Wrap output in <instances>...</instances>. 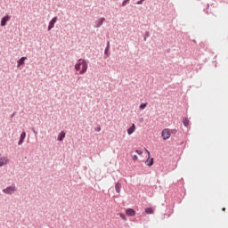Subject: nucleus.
<instances>
[{"mask_svg":"<svg viewBox=\"0 0 228 228\" xmlns=\"http://www.w3.org/2000/svg\"><path fill=\"white\" fill-rule=\"evenodd\" d=\"M75 69L81 75L86 73V70H88V62H86V60L79 59L75 64Z\"/></svg>","mask_w":228,"mask_h":228,"instance_id":"1","label":"nucleus"},{"mask_svg":"<svg viewBox=\"0 0 228 228\" xmlns=\"http://www.w3.org/2000/svg\"><path fill=\"white\" fill-rule=\"evenodd\" d=\"M161 136L163 140H168L170 136H172V134H170V129L165 128L164 130H162Z\"/></svg>","mask_w":228,"mask_h":228,"instance_id":"2","label":"nucleus"},{"mask_svg":"<svg viewBox=\"0 0 228 228\" xmlns=\"http://www.w3.org/2000/svg\"><path fill=\"white\" fill-rule=\"evenodd\" d=\"M4 193H7L8 195H12L17 191V188L15 186H9L6 189L3 190Z\"/></svg>","mask_w":228,"mask_h":228,"instance_id":"3","label":"nucleus"},{"mask_svg":"<svg viewBox=\"0 0 228 228\" xmlns=\"http://www.w3.org/2000/svg\"><path fill=\"white\" fill-rule=\"evenodd\" d=\"M11 19H12V16H10V15H6V16L3 17L1 20L0 26L2 28H4V26H6L7 22H9V20H11Z\"/></svg>","mask_w":228,"mask_h":228,"instance_id":"4","label":"nucleus"},{"mask_svg":"<svg viewBox=\"0 0 228 228\" xmlns=\"http://www.w3.org/2000/svg\"><path fill=\"white\" fill-rule=\"evenodd\" d=\"M57 20H58V17H54L51 20L48 26V31H51L53 28H54V25L56 24Z\"/></svg>","mask_w":228,"mask_h":228,"instance_id":"5","label":"nucleus"},{"mask_svg":"<svg viewBox=\"0 0 228 228\" xmlns=\"http://www.w3.org/2000/svg\"><path fill=\"white\" fill-rule=\"evenodd\" d=\"M7 163H9L8 158L0 157V167H4V165H6Z\"/></svg>","mask_w":228,"mask_h":228,"instance_id":"6","label":"nucleus"},{"mask_svg":"<svg viewBox=\"0 0 228 228\" xmlns=\"http://www.w3.org/2000/svg\"><path fill=\"white\" fill-rule=\"evenodd\" d=\"M26 139V132L21 133L20 141L18 142V145H22L24 143V140Z\"/></svg>","mask_w":228,"mask_h":228,"instance_id":"7","label":"nucleus"},{"mask_svg":"<svg viewBox=\"0 0 228 228\" xmlns=\"http://www.w3.org/2000/svg\"><path fill=\"white\" fill-rule=\"evenodd\" d=\"M126 214L127 215V216H134V215H136V211H134V209L133 208H128L126 209Z\"/></svg>","mask_w":228,"mask_h":228,"instance_id":"8","label":"nucleus"},{"mask_svg":"<svg viewBox=\"0 0 228 228\" xmlns=\"http://www.w3.org/2000/svg\"><path fill=\"white\" fill-rule=\"evenodd\" d=\"M136 131V126L134 124H132V127H129L127 129V134H133Z\"/></svg>","mask_w":228,"mask_h":228,"instance_id":"9","label":"nucleus"},{"mask_svg":"<svg viewBox=\"0 0 228 228\" xmlns=\"http://www.w3.org/2000/svg\"><path fill=\"white\" fill-rule=\"evenodd\" d=\"M26 60H28V57H21L19 61H18V67H20L22 65L25 64L24 61H26Z\"/></svg>","mask_w":228,"mask_h":228,"instance_id":"10","label":"nucleus"},{"mask_svg":"<svg viewBox=\"0 0 228 228\" xmlns=\"http://www.w3.org/2000/svg\"><path fill=\"white\" fill-rule=\"evenodd\" d=\"M121 189H122V184L120 183H117L115 184V190H116L117 193H120Z\"/></svg>","mask_w":228,"mask_h":228,"instance_id":"11","label":"nucleus"},{"mask_svg":"<svg viewBox=\"0 0 228 228\" xmlns=\"http://www.w3.org/2000/svg\"><path fill=\"white\" fill-rule=\"evenodd\" d=\"M146 215H152L154 213V208H145Z\"/></svg>","mask_w":228,"mask_h":228,"instance_id":"12","label":"nucleus"},{"mask_svg":"<svg viewBox=\"0 0 228 228\" xmlns=\"http://www.w3.org/2000/svg\"><path fill=\"white\" fill-rule=\"evenodd\" d=\"M183 124L185 127H188V126H190V120L188 119V118H183Z\"/></svg>","mask_w":228,"mask_h":228,"instance_id":"13","label":"nucleus"},{"mask_svg":"<svg viewBox=\"0 0 228 228\" xmlns=\"http://www.w3.org/2000/svg\"><path fill=\"white\" fill-rule=\"evenodd\" d=\"M63 138H65V132H61V133L58 135V141H59V142H63Z\"/></svg>","mask_w":228,"mask_h":228,"instance_id":"14","label":"nucleus"},{"mask_svg":"<svg viewBox=\"0 0 228 228\" xmlns=\"http://www.w3.org/2000/svg\"><path fill=\"white\" fill-rule=\"evenodd\" d=\"M106 20L104 18H102L99 23L96 25V28H101L102 26V23Z\"/></svg>","mask_w":228,"mask_h":228,"instance_id":"15","label":"nucleus"},{"mask_svg":"<svg viewBox=\"0 0 228 228\" xmlns=\"http://www.w3.org/2000/svg\"><path fill=\"white\" fill-rule=\"evenodd\" d=\"M140 110H145V108H147V102L145 103H141V105L139 106Z\"/></svg>","mask_w":228,"mask_h":228,"instance_id":"16","label":"nucleus"},{"mask_svg":"<svg viewBox=\"0 0 228 228\" xmlns=\"http://www.w3.org/2000/svg\"><path fill=\"white\" fill-rule=\"evenodd\" d=\"M135 152H136V154H138L139 156H142V154H143V151H140V150H136Z\"/></svg>","mask_w":228,"mask_h":228,"instance_id":"17","label":"nucleus"},{"mask_svg":"<svg viewBox=\"0 0 228 228\" xmlns=\"http://www.w3.org/2000/svg\"><path fill=\"white\" fill-rule=\"evenodd\" d=\"M132 159L133 161H138V156L136 155L132 156Z\"/></svg>","mask_w":228,"mask_h":228,"instance_id":"18","label":"nucleus"},{"mask_svg":"<svg viewBox=\"0 0 228 228\" xmlns=\"http://www.w3.org/2000/svg\"><path fill=\"white\" fill-rule=\"evenodd\" d=\"M154 165V159H151L150 164H148V167H152Z\"/></svg>","mask_w":228,"mask_h":228,"instance_id":"19","label":"nucleus"},{"mask_svg":"<svg viewBox=\"0 0 228 228\" xmlns=\"http://www.w3.org/2000/svg\"><path fill=\"white\" fill-rule=\"evenodd\" d=\"M127 3H129V0H124L122 2V6H126V4H127Z\"/></svg>","mask_w":228,"mask_h":228,"instance_id":"20","label":"nucleus"},{"mask_svg":"<svg viewBox=\"0 0 228 228\" xmlns=\"http://www.w3.org/2000/svg\"><path fill=\"white\" fill-rule=\"evenodd\" d=\"M120 216L123 220H127V218L126 217V215L124 214H120Z\"/></svg>","mask_w":228,"mask_h":228,"instance_id":"21","label":"nucleus"},{"mask_svg":"<svg viewBox=\"0 0 228 228\" xmlns=\"http://www.w3.org/2000/svg\"><path fill=\"white\" fill-rule=\"evenodd\" d=\"M143 1H145V0H140V1H138V2H137V4H143Z\"/></svg>","mask_w":228,"mask_h":228,"instance_id":"22","label":"nucleus"},{"mask_svg":"<svg viewBox=\"0 0 228 228\" xmlns=\"http://www.w3.org/2000/svg\"><path fill=\"white\" fill-rule=\"evenodd\" d=\"M146 152L148 154V158H151V152L149 151V150H146Z\"/></svg>","mask_w":228,"mask_h":228,"instance_id":"23","label":"nucleus"},{"mask_svg":"<svg viewBox=\"0 0 228 228\" xmlns=\"http://www.w3.org/2000/svg\"><path fill=\"white\" fill-rule=\"evenodd\" d=\"M98 131H101V128H98Z\"/></svg>","mask_w":228,"mask_h":228,"instance_id":"24","label":"nucleus"},{"mask_svg":"<svg viewBox=\"0 0 228 228\" xmlns=\"http://www.w3.org/2000/svg\"><path fill=\"white\" fill-rule=\"evenodd\" d=\"M223 211H225V208H223Z\"/></svg>","mask_w":228,"mask_h":228,"instance_id":"25","label":"nucleus"}]
</instances>
